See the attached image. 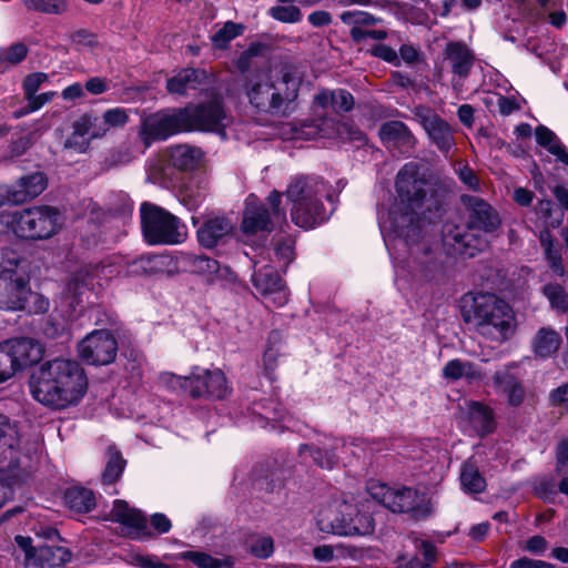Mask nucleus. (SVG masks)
<instances>
[{
    "instance_id": "15",
    "label": "nucleus",
    "mask_w": 568,
    "mask_h": 568,
    "mask_svg": "<svg viewBox=\"0 0 568 568\" xmlns=\"http://www.w3.org/2000/svg\"><path fill=\"white\" fill-rule=\"evenodd\" d=\"M187 110V130L207 131L224 134L230 122L224 105L220 99L184 108Z\"/></svg>"
},
{
    "instance_id": "10",
    "label": "nucleus",
    "mask_w": 568,
    "mask_h": 568,
    "mask_svg": "<svg viewBox=\"0 0 568 568\" xmlns=\"http://www.w3.org/2000/svg\"><path fill=\"white\" fill-rule=\"evenodd\" d=\"M21 260L12 250H3L0 257V294L6 308H26L30 290L26 272L20 267Z\"/></svg>"
},
{
    "instance_id": "22",
    "label": "nucleus",
    "mask_w": 568,
    "mask_h": 568,
    "mask_svg": "<svg viewBox=\"0 0 568 568\" xmlns=\"http://www.w3.org/2000/svg\"><path fill=\"white\" fill-rule=\"evenodd\" d=\"M254 287L263 296H272L273 303L277 306H283L287 302L286 293L284 292V283L281 276L268 266L255 271L252 276Z\"/></svg>"
},
{
    "instance_id": "2",
    "label": "nucleus",
    "mask_w": 568,
    "mask_h": 568,
    "mask_svg": "<svg viewBox=\"0 0 568 568\" xmlns=\"http://www.w3.org/2000/svg\"><path fill=\"white\" fill-rule=\"evenodd\" d=\"M87 389L88 378L83 367L70 358H54L42 363L30 379L32 397L55 409L77 405Z\"/></svg>"
},
{
    "instance_id": "30",
    "label": "nucleus",
    "mask_w": 568,
    "mask_h": 568,
    "mask_svg": "<svg viewBox=\"0 0 568 568\" xmlns=\"http://www.w3.org/2000/svg\"><path fill=\"white\" fill-rule=\"evenodd\" d=\"M414 546L418 554L423 555L424 561H422L418 557H413L405 564L399 565V568H432V565L437 559L436 547L424 539L414 538ZM443 568H473L468 564L463 562H453Z\"/></svg>"
},
{
    "instance_id": "12",
    "label": "nucleus",
    "mask_w": 568,
    "mask_h": 568,
    "mask_svg": "<svg viewBox=\"0 0 568 568\" xmlns=\"http://www.w3.org/2000/svg\"><path fill=\"white\" fill-rule=\"evenodd\" d=\"M162 381L173 389L180 387L192 397L224 398L229 394L226 378L220 369H201L190 376L164 374Z\"/></svg>"
},
{
    "instance_id": "44",
    "label": "nucleus",
    "mask_w": 568,
    "mask_h": 568,
    "mask_svg": "<svg viewBox=\"0 0 568 568\" xmlns=\"http://www.w3.org/2000/svg\"><path fill=\"white\" fill-rule=\"evenodd\" d=\"M552 310L559 314L568 312V294L565 288L556 283H549L542 290Z\"/></svg>"
},
{
    "instance_id": "32",
    "label": "nucleus",
    "mask_w": 568,
    "mask_h": 568,
    "mask_svg": "<svg viewBox=\"0 0 568 568\" xmlns=\"http://www.w3.org/2000/svg\"><path fill=\"white\" fill-rule=\"evenodd\" d=\"M232 230L227 220L214 217L207 220L199 230L197 239L202 246L214 247Z\"/></svg>"
},
{
    "instance_id": "61",
    "label": "nucleus",
    "mask_w": 568,
    "mask_h": 568,
    "mask_svg": "<svg viewBox=\"0 0 568 568\" xmlns=\"http://www.w3.org/2000/svg\"><path fill=\"white\" fill-rule=\"evenodd\" d=\"M20 479H13L11 475H2L0 477V508L12 498V485L20 483Z\"/></svg>"
},
{
    "instance_id": "64",
    "label": "nucleus",
    "mask_w": 568,
    "mask_h": 568,
    "mask_svg": "<svg viewBox=\"0 0 568 568\" xmlns=\"http://www.w3.org/2000/svg\"><path fill=\"white\" fill-rule=\"evenodd\" d=\"M371 54L386 62L398 63L397 52L386 44H376L371 49Z\"/></svg>"
},
{
    "instance_id": "5",
    "label": "nucleus",
    "mask_w": 568,
    "mask_h": 568,
    "mask_svg": "<svg viewBox=\"0 0 568 568\" xmlns=\"http://www.w3.org/2000/svg\"><path fill=\"white\" fill-rule=\"evenodd\" d=\"M464 321L487 341L503 344L516 331V316L508 303L494 294L480 293L471 297L463 310Z\"/></svg>"
},
{
    "instance_id": "4",
    "label": "nucleus",
    "mask_w": 568,
    "mask_h": 568,
    "mask_svg": "<svg viewBox=\"0 0 568 568\" xmlns=\"http://www.w3.org/2000/svg\"><path fill=\"white\" fill-rule=\"evenodd\" d=\"M300 80L288 70L278 75L257 71L246 77L244 92L250 105L260 113L284 116L298 97Z\"/></svg>"
},
{
    "instance_id": "49",
    "label": "nucleus",
    "mask_w": 568,
    "mask_h": 568,
    "mask_svg": "<svg viewBox=\"0 0 568 568\" xmlns=\"http://www.w3.org/2000/svg\"><path fill=\"white\" fill-rule=\"evenodd\" d=\"M182 559L190 560L199 568H224L227 564L223 560L216 559L209 554L201 551H184L181 554Z\"/></svg>"
},
{
    "instance_id": "35",
    "label": "nucleus",
    "mask_w": 568,
    "mask_h": 568,
    "mask_svg": "<svg viewBox=\"0 0 568 568\" xmlns=\"http://www.w3.org/2000/svg\"><path fill=\"white\" fill-rule=\"evenodd\" d=\"M174 264L173 257L165 254L143 255L134 260L133 267L136 272L145 274H160L171 271Z\"/></svg>"
},
{
    "instance_id": "21",
    "label": "nucleus",
    "mask_w": 568,
    "mask_h": 568,
    "mask_svg": "<svg viewBox=\"0 0 568 568\" xmlns=\"http://www.w3.org/2000/svg\"><path fill=\"white\" fill-rule=\"evenodd\" d=\"M48 181L42 172H34L20 178L7 191V200L21 204L40 195L47 187Z\"/></svg>"
},
{
    "instance_id": "40",
    "label": "nucleus",
    "mask_w": 568,
    "mask_h": 568,
    "mask_svg": "<svg viewBox=\"0 0 568 568\" xmlns=\"http://www.w3.org/2000/svg\"><path fill=\"white\" fill-rule=\"evenodd\" d=\"M469 418L473 426L481 434H487L494 429V419L491 410L480 404L473 403L469 408Z\"/></svg>"
},
{
    "instance_id": "28",
    "label": "nucleus",
    "mask_w": 568,
    "mask_h": 568,
    "mask_svg": "<svg viewBox=\"0 0 568 568\" xmlns=\"http://www.w3.org/2000/svg\"><path fill=\"white\" fill-rule=\"evenodd\" d=\"M496 390L507 397L511 406H519L525 398V388L508 367L497 371L493 377Z\"/></svg>"
},
{
    "instance_id": "48",
    "label": "nucleus",
    "mask_w": 568,
    "mask_h": 568,
    "mask_svg": "<svg viewBox=\"0 0 568 568\" xmlns=\"http://www.w3.org/2000/svg\"><path fill=\"white\" fill-rule=\"evenodd\" d=\"M339 18L343 23L351 26V29L375 26L381 21V19L374 17L368 12L357 10L345 11L341 14Z\"/></svg>"
},
{
    "instance_id": "3",
    "label": "nucleus",
    "mask_w": 568,
    "mask_h": 568,
    "mask_svg": "<svg viewBox=\"0 0 568 568\" xmlns=\"http://www.w3.org/2000/svg\"><path fill=\"white\" fill-rule=\"evenodd\" d=\"M459 201L466 223H445L442 230L443 242L452 253L473 257L487 246L484 235L497 231L501 219L497 210L483 197L462 194Z\"/></svg>"
},
{
    "instance_id": "11",
    "label": "nucleus",
    "mask_w": 568,
    "mask_h": 568,
    "mask_svg": "<svg viewBox=\"0 0 568 568\" xmlns=\"http://www.w3.org/2000/svg\"><path fill=\"white\" fill-rule=\"evenodd\" d=\"M27 460L18 426L0 413V471L11 475L13 479L24 480L29 476L24 466Z\"/></svg>"
},
{
    "instance_id": "53",
    "label": "nucleus",
    "mask_w": 568,
    "mask_h": 568,
    "mask_svg": "<svg viewBox=\"0 0 568 568\" xmlns=\"http://www.w3.org/2000/svg\"><path fill=\"white\" fill-rule=\"evenodd\" d=\"M94 123L92 118L89 115H82L79 120H77L73 124V132L80 138L85 139L87 135H90L91 139L100 138L104 135L108 129H103L102 131L92 130Z\"/></svg>"
},
{
    "instance_id": "58",
    "label": "nucleus",
    "mask_w": 568,
    "mask_h": 568,
    "mask_svg": "<svg viewBox=\"0 0 568 568\" xmlns=\"http://www.w3.org/2000/svg\"><path fill=\"white\" fill-rule=\"evenodd\" d=\"M129 121L126 111L122 108L110 109L103 114V122L108 126H122Z\"/></svg>"
},
{
    "instance_id": "57",
    "label": "nucleus",
    "mask_w": 568,
    "mask_h": 568,
    "mask_svg": "<svg viewBox=\"0 0 568 568\" xmlns=\"http://www.w3.org/2000/svg\"><path fill=\"white\" fill-rule=\"evenodd\" d=\"M16 375L11 357L6 347L0 343V384L9 381Z\"/></svg>"
},
{
    "instance_id": "7",
    "label": "nucleus",
    "mask_w": 568,
    "mask_h": 568,
    "mask_svg": "<svg viewBox=\"0 0 568 568\" xmlns=\"http://www.w3.org/2000/svg\"><path fill=\"white\" fill-rule=\"evenodd\" d=\"M371 509L368 500L361 507L348 501H335L320 511L317 525L323 532L338 536L369 535L375 527Z\"/></svg>"
},
{
    "instance_id": "33",
    "label": "nucleus",
    "mask_w": 568,
    "mask_h": 568,
    "mask_svg": "<svg viewBox=\"0 0 568 568\" xmlns=\"http://www.w3.org/2000/svg\"><path fill=\"white\" fill-rule=\"evenodd\" d=\"M539 241L551 273L558 277L565 276L566 268L562 262L561 250L557 244H555V240L550 232L547 230L541 231L539 234Z\"/></svg>"
},
{
    "instance_id": "17",
    "label": "nucleus",
    "mask_w": 568,
    "mask_h": 568,
    "mask_svg": "<svg viewBox=\"0 0 568 568\" xmlns=\"http://www.w3.org/2000/svg\"><path fill=\"white\" fill-rule=\"evenodd\" d=\"M414 115L440 152L448 153L455 146L453 128L436 112L418 105L414 110Z\"/></svg>"
},
{
    "instance_id": "29",
    "label": "nucleus",
    "mask_w": 568,
    "mask_h": 568,
    "mask_svg": "<svg viewBox=\"0 0 568 568\" xmlns=\"http://www.w3.org/2000/svg\"><path fill=\"white\" fill-rule=\"evenodd\" d=\"M170 163L181 171H193L200 168L203 162V151L193 145L179 144L169 151Z\"/></svg>"
},
{
    "instance_id": "14",
    "label": "nucleus",
    "mask_w": 568,
    "mask_h": 568,
    "mask_svg": "<svg viewBox=\"0 0 568 568\" xmlns=\"http://www.w3.org/2000/svg\"><path fill=\"white\" fill-rule=\"evenodd\" d=\"M187 110L162 111L143 119L140 136L149 146L154 140H164L175 133L186 132Z\"/></svg>"
},
{
    "instance_id": "9",
    "label": "nucleus",
    "mask_w": 568,
    "mask_h": 568,
    "mask_svg": "<svg viewBox=\"0 0 568 568\" xmlns=\"http://www.w3.org/2000/svg\"><path fill=\"white\" fill-rule=\"evenodd\" d=\"M7 225L22 239L43 240L58 232L59 212L51 206H33L7 216Z\"/></svg>"
},
{
    "instance_id": "27",
    "label": "nucleus",
    "mask_w": 568,
    "mask_h": 568,
    "mask_svg": "<svg viewBox=\"0 0 568 568\" xmlns=\"http://www.w3.org/2000/svg\"><path fill=\"white\" fill-rule=\"evenodd\" d=\"M99 266L85 265L80 267L69 278L64 295L70 300V305L75 308L81 303V296L88 290L92 280L98 275Z\"/></svg>"
},
{
    "instance_id": "51",
    "label": "nucleus",
    "mask_w": 568,
    "mask_h": 568,
    "mask_svg": "<svg viewBox=\"0 0 568 568\" xmlns=\"http://www.w3.org/2000/svg\"><path fill=\"white\" fill-rule=\"evenodd\" d=\"M28 54L26 44L18 42L8 48H0V65L20 63Z\"/></svg>"
},
{
    "instance_id": "55",
    "label": "nucleus",
    "mask_w": 568,
    "mask_h": 568,
    "mask_svg": "<svg viewBox=\"0 0 568 568\" xmlns=\"http://www.w3.org/2000/svg\"><path fill=\"white\" fill-rule=\"evenodd\" d=\"M251 552L258 558H267L273 554L274 545L271 537H258L250 546Z\"/></svg>"
},
{
    "instance_id": "23",
    "label": "nucleus",
    "mask_w": 568,
    "mask_h": 568,
    "mask_svg": "<svg viewBox=\"0 0 568 568\" xmlns=\"http://www.w3.org/2000/svg\"><path fill=\"white\" fill-rule=\"evenodd\" d=\"M388 504L386 508L393 513H413L415 518H424L432 514L433 509L429 506L418 505V495L416 490L412 488L393 489L392 494H388Z\"/></svg>"
},
{
    "instance_id": "1",
    "label": "nucleus",
    "mask_w": 568,
    "mask_h": 568,
    "mask_svg": "<svg viewBox=\"0 0 568 568\" xmlns=\"http://www.w3.org/2000/svg\"><path fill=\"white\" fill-rule=\"evenodd\" d=\"M396 191L398 200L389 212L394 232L407 244H422L426 226L443 215L445 194L424 179L414 163L398 172Z\"/></svg>"
},
{
    "instance_id": "54",
    "label": "nucleus",
    "mask_w": 568,
    "mask_h": 568,
    "mask_svg": "<svg viewBox=\"0 0 568 568\" xmlns=\"http://www.w3.org/2000/svg\"><path fill=\"white\" fill-rule=\"evenodd\" d=\"M54 94V92H44L38 95L34 93L33 97L27 98V106L23 110L16 112V116L19 118L21 115L28 114L29 112L39 110L41 106L50 102Z\"/></svg>"
},
{
    "instance_id": "62",
    "label": "nucleus",
    "mask_w": 568,
    "mask_h": 568,
    "mask_svg": "<svg viewBox=\"0 0 568 568\" xmlns=\"http://www.w3.org/2000/svg\"><path fill=\"white\" fill-rule=\"evenodd\" d=\"M134 564L140 568H173L172 566L161 561L154 555H136Z\"/></svg>"
},
{
    "instance_id": "38",
    "label": "nucleus",
    "mask_w": 568,
    "mask_h": 568,
    "mask_svg": "<svg viewBox=\"0 0 568 568\" xmlns=\"http://www.w3.org/2000/svg\"><path fill=\"white\" fill-rule=\"evenodd\" d=\"M536 141L539 145L546 148L560 162L568 165V153L561 145L556 134L544 125H539L535 131Z\"/></svg>"
},
{
    "instance_id": "25",
    "label": "nucleus",
    "mask_w": 568,
    "mask_h": 568,
    "mask_svg": "<svg viewBox=\"0 0 568 568\" xmlns=\"http://www.w3.org/2000/svg\"><path fill=\"white\" fill-rule=\"evenodd\" d=\"M209 80L205 70L185 68L168 79L166 89L171 94L185 95L189 90L201 89Z\"/></svg>"
},
{
    "instance_id": "36",
    "label": "nucleus",
    "mask_w": 568,
    "mask_h": 568,
    "mask_svg": "<svg viewBox=\"0 0 568 568\" xmlns=\"http://www.w3.org/2000/svg\"><path fill=\"white\" fill-rule=\"evenodd\" d=\"M67 506L77 513H88L95 506V498L91 490L72 487L64 494Z\"/></svg>"
},
{
    "instance_id": "34",
    "label": "nucleus",
    "mask_w": 568,
    "mask_h": 568,
    "mask_svg": "<svg viewBox=\"0 0 568 568\" xmlns=\"http://www.w3.org/2000/svg\"><path fill=\"white\" fill-rule=\"evenodd\" d=\"M318 134L322 138L338 136L349 141H363V132L352 122L343 121L335 123L332 119L323 120Z\"/></svg>"
},
{
    "instance_id": "60",
    "label": "nucleus",
    "mask_w": 568,
    "mask_h": 568,
    "mask_svg": "<svg viewBox=\"0 0 568 568\" xmlns=\"http://www.w3.org/2000/svg\"><path fill=\"white\" fill-rule=\"evenodd\" d=\"M349 33L352 40L357 43H361L366 38H372L374 40H384L387 37V32L385 30H368L365 28L351 29Z\"/></svg>"
},
{
    "instance_id": "19",
    "label": "nucleus",
    "mask_w": 568,
    "mask_h": 568,
    "mask_svg": "<svg viewBox=\"0 0 568 568\" xmlns=\"http://www.w3.org/2000/svg\"><path fill=\"white\" fill-rule=\"evenodd\" d=\"M2 345L11 357L16 373L39 363L43 356L42 345L33 338L9 339L2 342Z\"/></svg>"
},
{
    "instance_id": "46",
    "label": "nucleus",
    "mask_w": 568,
    "mask_h": 568,
    "mask_svg": "<svg viewBox=\"0 0 568 568\" xmlns=\"http://www.w3.org/2000/svg\"><path fill=\"white\" fill-rule=\"evenodd\" d=\"M268 16L282 23H297L302 20L301 9L295 4H278L271 7L267 11Z\"/></svg>"
},
{
    "instance_id": "8",
    "label": "nucleus",
    "mask_w": 568,
    "mask_h": 568,
    "mask_svg": "<svg viewBox=\"0 0 568 568\" xmlns=\"http://www.w3.org/2000/svg\"><path fill=\"white\" fill-rule=\"evenodd\" d=\"M144 239L152 245H175L185 241L186 226L164 209L143 203L140 209Z\"/></svg>"
},
{
    "instance_id": "16",
    "label": "nucleus",
    "mask_w": 568,
    "mask_h": 568,
    "mask_svg": "<svg viewBox=\"0 0 568 568\" xmlns=\"http://www.w3.org/2000/svg\"><path fill=\"white\" fill-rule=\"evenodd\" d=\"M79 356L91 365H108L116 356L118 343L106 329L88 334L78 345Z\"/></svg>"
},
{
    "instance_id": "18",
    "label": "nucleus",
    "mask_w": 568,
    "mask_h": 568,
    "mask_svg": "<svg viewBox=\"0 0 568 568\" xmlns=\"http://www.w3.org/2000/svg\"><path fill=\"white\" fill-rule=\"evenodd\" d=\"M17 544L24 549L27 559L41 568L62 567L71 559V551L63 546L47 545L39 542L37 546H30V538L22 536L16 537Z\"/></svg>"
},
{
    "instance_id": "59",
    "label": "nucleus",
    "mask_w": 568,
    "mask_h": 568,
    "mask_svg": "<svg viewBox=\"0 0 568 568\" xmlns=\"http://www.w3.org/2000/svg\"><path fill=\"white\" fill-rule=\"evenodd\" d=\"M48 80V75L42 72L29 74L23 81V91L26 99L33 97L40 89L41 84Z\"/></svg>"
},
{
    "instance_id": "43",
    "label": "nucleus",
    "mask_w": 568,
    "mask_h": 568,
    "mask_svg": "<svg viewBox=\"0 0 568 568\" xmlns=\"http://www.w3.org/2000/svg\"><path fill=\"white\" fill-rule=\"evenodd\" d=\"M125 467V460L121 454L113 447L108 449V463L102 474V479L105 484L115 483L122 475Z\"/></svg>"
},
{
    "instance_id": "63",
    "label": "nucleus",
    "mask_w": 568,
    "mask_h": 568,
    "mask_svg": "<svg viewBox=\"0 0 568 568\" xmlns=\"http://www.w3.org/2000/svg\"><path fill=\"white\" fill-rule=\"evenodd\" d=\"M393 488L384 485V484H372L368 487V494L371 497L383 506H387L388 504V494H392Z\"/></svg>"
},
{
    "instance_id": "26",
    "label": "nucleus",
    "mask_w": 568,
    "mask_h": 568,
    "mask_svg": "<svg viewBox=\"0 0 568 568\" xmlns=\"http://www.w3.org/2000/svg\"><path fill=\"white\" fill-rule=\"evenodd\" d=\"M379 136L385 145L400 148L406 151L413 149L416 143V139L410 130L400 121H388L382 124Z\"/></svg>"
},
{
    "instance_id": "6",
    "label": "nucleus",
    "mask_w": 568,
    "mask_h": 568,
    "mask_svg": "<svg viewBox=\"0 0 568 568\" xmlns=\"http://www.w3.org/2000/svg\"><path fill=\"white\" fill-rule=\"evenodd\" d=\"M285 195L291 204V219L302 229H313L331 215V210H327L324 200L332 204L333 195L322 179L308 175L297 176L287 185Z\"/></svg>"
},
{
    "instance_id": "41",
    "label": "nucleus",
    "mask_w": 568,
    "mask_h": 568,
    "mask_svg": "<svg viewBox=\"0 0 568 568\" xmlns=\"http://www.w3.org/2000/svg\"><path fill=\"white\" fill-rule=\"evenodd\" d=\"M460 481L464 489L473 494L481 493L486 487L484 477L480 475L478 468L470 462L463 465Z\"/></svg>"
},
{
    "instance_id": "37",
    "label": "nucleus",
    "mask_w": 568,
    "mask_h": 568,
    "mask_svg": "<svg viewBox=\"0 0 568 568\" xmlns=\"http://www.w3.org/2000/svg\"><path fill=\"white\" fill-rule=\"evenodd\" d=\"M560 337L551 328H540L532 343L534 352L540 357H549L557 352Z\"/></svg>"
},
{
    "instance_id": "45",
    "label": "nucleus",
    "mask_w": 568,
    "mask_h": 568,
    "mask_svg": "<svg viewBox=\"0 0 568 568\" xmlns=\"http://www.w3.org/2000/svg\"><path fill=\"white\" fill-rule=\"evenodd\" d=\"M244 31V26L227 21L224 26L212 36V43L217 49H224L230 41L241 36Z\"/></svg>"
},
{
    "instance_id": "20",
    "label": "nucleus",
    "mask_w": 568,
    "mask_h": 568,
    "mask_svg": "<svg viewBox=\"0 0 568 568\" xmlns=\"http://www.w3.org/2000/svg\"><path fill=\"white\" fill-rule=\"evenodd\" d=\"M444 54L454 74L453 85H462L475 63L473 51L462 42H450L446 45Z\"/></svg>"
},
{
    "instance_id": "24",
    "label": "nucleus",
    "mask_w": 568,
    "mask_h": 568,
    "mask_svg": "<svg viewBox=\"0 0 568 568\" xmlns=\"http://www.w3.org/2000/svg\"><path fill=\"white\" fill-rule=\"evenodd\" d=\"M110 519L125 526L136 537L149 535L146 518L140 510L131 508L124 500L118 499L114 501Z\"/></svg>"
},
{
    "instance_id": "31",
    "label": "nucleus",
    "mask_w": 568,
    "mask_h": 568,
    "mask_svg": "<svg viewBox=\"0 0 568 568\" xmlns=\"http://www.w3.org/2000/svg\"><path fill=\"white\" fill-rule=\"evenodd\" d=\"M314 102L322 109H332L334 112H348L354 106L353 95L344 90H323L314 97Z\"/></svg>"
},
{
    "instance_id": "39",
    "label": "nucleus",
    "mask_w": 568,
    "mask_h": 568,
    "mask_svg": "<svg viewBox=\"0 0 568 568\" xmlns=\"http://www.w3.org/2000/svg\"><path fill=\"white\" fill-rule=\"evenodd\" d=\"M443 376L453 381L459 379L462 377L474 379L479 377V373L475 365L470 362L452 359L447 362L443 367Z\"/></svg>"
},
{
    "instance_id": "42",
    "label": "nucleus",
    "mask_w": 568,
    "mask_h": 568,
    "mask_svg": "<svg viewBox=\"0 0 568 568\" xmlns=\"http://www.w3.org/2000/svg\"><path fill=\"white\" fill-rule=\"evenodd\" d=\"M187 264L193 273L204 276L207 281H213L220 270L216 260L204 255L187 256Z\"/></svg>"
},
{
    "instance_id": "52",
    "label": "nucleus",
    "mask_w": 568,
    "mask_h": 568,
    "mask_svg": "<svg viewBox=\"0 0 568 568\" xmlns=\"http://www.w3.org/2000/svg\"><path fill=\"white\" fill-rule=\"evenodd\" d=\"M205 191L199 180H191L181 192L182 201L190 207H195L205 197Z\"/></svg>"
},
{
    "instance_id": "13",
    "label": "nucleus",
    "mask_w": 568,
    "mask_h": 568,
    "mask_svg": "<svg viewBox=\"0 0 568 568\" xmlns=\"http://www.w3.org/2000/svg\"><path fill=\"white\" fill-rule=\"evenodd\" d=\"M282 193L273 191L267 196L271 210L264 204L257 203L254 196H248L243 213L242 231L246 235L258 232L270 233L275 222L285 220V212L281 209Z\"/></svg>"
},
{
    "instance_id": "47",
    "label": "nucleus",
    "mask_w": 568,
    "mask_h": 568,
    "mask_svg": "<svg viewBox=\"0 0 568 568\" xmlns=\"http://www.w3.org/2000/svg\"><path fill=\"white\" fill-rule=\"evenodd\" d=\"M22 2L29 10L48 14H61L68 10L65 0H22Z\"/></svg>"
},
{
    "instance_id": "50",
    "label": "nucleus",
    "mask_w": 568,
    "mask_h": 568,
    "mask_svg": "<svg viewBox=\"0 0 568 568\" xmlns=\"http://www.w3.org/2000/svg\"><path fill=\"white\" fill-rule=\"evenodd\" d=\"M300 454L302 457H311L320 467L332 468L335 465V456L329 452H323L318 448H313L308 445L300 446Z\"/></svg>"
},
{
    "instance_id": "56",
    "label": "nucleus",
    "mask_w": 568,
    "mask_h": 568,
    "mask_svg": "<svg viewBox=\"0 0 568 568\" xmlns=\"http://www.w3.org/2000/svg\"><path fill=\"white\" fill-rule=\"evenodd\" d=\"M549 403L560 410H568V383L558 386L549 394Z\"/></svg>"
}]
</instances>
